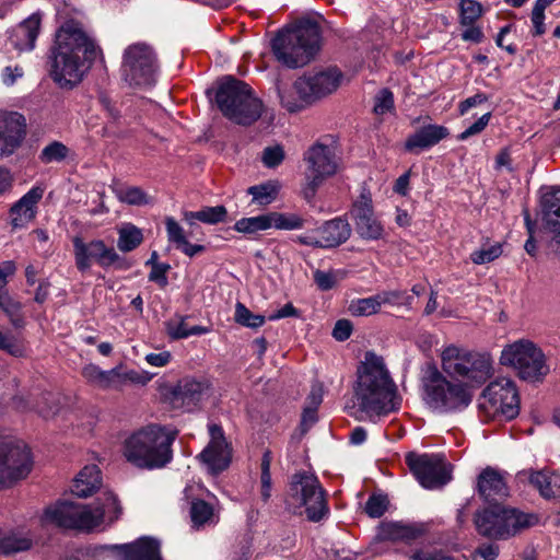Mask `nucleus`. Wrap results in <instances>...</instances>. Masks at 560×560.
I'll return each mask as SVG.
<instances>
[{
	"label": "nucleus",
	"instance_id": "1",
	"mask_svg": "<svg viewBox=\"0 0 560 560\" xmlns=\"http://www.w3.org/2000/svg\"><path fill=\"white\" fill-rule=\"evenodd\" d=\"M101 54L100 47L75 20L61 24L50 47L49 75L61 89L78 85Z\"/></svg>",
	"mask_w": 560,
	"mask_h": 560
},
{
	"label": "nucleus",
	"instance_id": "2",
	"mask_svg": "<svg viewBox=\"0 0 560 560\" xmlns=\"http://www.w3.org/2000/svg\"><path fill=\"white\" fill-rule=\"evenodd\" d=\"M358 373L355 397L362 411L369 416H381L398 408L396 387L382 357L368 351Z\"/></svg>",
	"mask_w": 560,
	"mask_h": 560
},
{
	"label": "nucleus",
	"instance_id": "3",
	"mask_svg": "<svg viewBox=\"0 0 560 560\" xmlns=\"http://www.w3.org/2000/svg\"><path fill=\"white\" fill-rule=\"evenodd\" d=\"M120 514L121 506L116 495L112 492H104L103 498L93 504L59 501L45 510L42 522L61 528L90 532L105 518L109 523L115 522Z\"/></svg>",
	"mask_w": 560,
	"mask_h": 560
},
{
	"label": "nucleus",
	"instance_id": "4",
	"mask_svg": "<svg viewBox=\"0 0 560 560\" xmlns=\"http://www.w3.org/2000/svg\"><path fill=\"white\" fill-rule=\"evenodd\" d=\"M178 434L159 424L147 425L124 443V456L127 462L141 469H160L173 459L172 445Z\"/></svg>",
	"mask_w": 560,
	"mask_h": 560
},
{
	"label": "nucleus",
	"instance_id": "5",
	"mask_svg": "<svg viewBox=\"0 0 560 560\" xmlns=\"http://www.w3.org/2000/svg\"><path fill=\"white\" fill-rule=\"evenodd\" d=\"M320 44V26L317 19L304 16L279 32L272 39V51L282 65L295 69L307 65Z\"/></svg>",
	"mask_w": 560,
	"mask_h": 560
},
{
	"label": "nucleus",
	"instance_id": "6",
	"mask_svg": "<svg viewBox=\"0 0 560 560\" xmlns=\"http://www.w3.org/2000/svg\"><path fill=\"white\" fill-rule=\"evenodd\" d=\"M421 383L423 400L433 411H459L468 407L472 400L467 384L448 380L434 364L427 365Z\"/></svg>",
	"mask_w": 560,
	"mask_h": 560
},
{
	"label": "nucleus",
	"instance_id": "7",
	"mask_svg": "<svg viewBox=\"0 0 560 560\" xmlns=\"http://www.w3.org/2000/svg\"><path fill=\"white\" fill-rule=\"evenodd\" d=\"M215 102L222 114L238 125L249 126L262 113V102L252 88L234 77H224L219 84Z\"/></svg>",
	"mask_w": 560,
	"mask_h": 560
},
{
	"label": "nucleus",
	"instance_id": "8",
	"mask_svg": "<svg viewBox=\"0 0 560 560\" xmlns=\"http://www.w3.org/2000/svg\"><path fill=\"white\" fill-rule=\"evenodd\" d=\"M538 517L503 504H490L477 510L474 515L476 530L492 540H505L520 530L534 526Z\"/></svg>",
	"mask_w": 560,
	"mask_h": 560
},
{
	"label": "nucleus",
	"instance_id": "9",
	"mask_svg": "<svg viewBox=\"0 0 560 560\" xmlns=\"http://www.w3.org/2000/svg\"><path fill=\"white\" fill-rule=\"evenodd\" d=\"M305 180L303 196L310 202L323 183L336 175L341 166L337 154V142L330 136H325L313 143L304 153Z\"/></svg>",
	"mask_w": 560,
	"mask_h": 560
},
{
	"label": "nucleus",
	"instance_id": "10",
	"mask_svg": "<svg viewBox=\"0 0 560 560\" xmlns=\"http://www.w3.org/2000/svg\"><path fill=\"white\" fill-rule=\"evenodd\" d=\"M442 370L450 376L465 378L477 386L486 383L494 373L493 360L488 352H478L454 345L441 354Z\"/></svg>",
	"mask_w": 560,
	"mask_h": 560
},
{
	"label": "nucleus",
	"instance_id": "11",
	"mask_svg": "<svg viewBox=\"0 0 560 560\" xmlns=\"http://www.w3.org/2000/svg\"><path fill=\"white\" fill-rule=\"evenodd\" d=\"M500 362L502 365L513 368L517 376L528 383L542 382L549 373L545 353L528 339H520L505 346Z\"/></svg>",
	"mask_w": 560,
	"mask_h": 560
},
{
	"label": "nucleus",
	"instance_id": "12",
	"mask_svg": "<svg viewBox=\"0 0 560 560\" xmlns=\"http://www.w3.org/2000/svg\"><path fill=\"white\" fill-rule=\"evenodd\" d=\"M285 502L288 509L304 508L310 522L317 523L329 513L325 490L317 477L306 471L292 475Z\"/></svg>",
	"mask_w": 560,
	"mask_h": 560
},
{
	"label": "nucleus",
	"instance_id": "13",
	"mask_svg": "<svg viewBox=\"0 0 560 560\" xmlns=\"http://www.w3.org/2000/svg\"><path fill=\"white\" fill-rule=\"evenodd\" d=\"M158 71L156 55L145 43L130 45L124 54L122 77L131 86L154 84Z\"/></svg>",
	"mask_w": 560,
	"mask_h": 560
},
{
	"label": "nucleus",
	"instance_id": "14",
	"mask_svg": "<svg viewBox=\"0 0 560 560\" xmlns=\"http://www.w3.org/2000/svg\"><path fill=\"white\" fill-rule=\"evenodd\" d=\"M485 401L480 407L492 417L514 419L520 412V395L515 383L510 378H498L482 392Z\"/></svg>",
	"mask_w": 560,
	"mask_h": 560
},
{
	"label": "nucleus",
	"instance_id": "15",
	"mask_svg": "<svg viewBox=\"0 0 560 560\" xmlns=\"http://www.w3.org/2000/svg\"><path fill=\"white\" fill-rule=\"evenodd\" d=\"M32 469L28 450L12 440L0 441V487L25 478Z\"/></svg>",
	"mask_w": 560,
	"mask_h": 560
},
{
	"label": "nucleus",
	"instance_id": "16",
	"mask_svg": "<svg viewBox=\"0 0 560 560\" xmlns=\"http://www.w3.org/2000/svg\"><path fill=\"white\" fill-rule=\"evenodd\" d=\"M406 464L419 483L427 489L441 488L452 478L451 469L438 455L408 453Z\"/></svg>",
	"mask_w": 560,
	"mask_h": 560
},
{
	"label": "nucleus",
	"instance_id": "17",
	"mask_svg": "<svg viewBox=\"0 0 560 560\" xmlns=\"http://www.w3.org/2000/svg\"><path fill=\"white\" fill-rule=\"evenodd\" d=\"M208 432L210 441L198 455V458L208 467L212 475H218L230 466L232 447L228 443L224 431L220 424L210 423L208 425Z\"/></svg>",
	"mask_w": 560,
	"mask_h": 560
},
{
	"label": "nucleus",
	"instance_id": "18",
	"mask_svg": "<svg viewBox=\"0 0 560 560\" xmlns=\"http://www.w3.org/2000/svg\"><path fill=\"white\" fill-rule=\"evenodd\" d=\"M341 77L342 74L338 69H328L314 75L299 78L294 82V90L303 100L312 104L336 91Z\"/></svg>",
	"mask_w": 560,
	"mask_h": 560
},
{
	"label": "nucleus",
	"instance_id": "19",
	"mask_svg": "<svg viewBox=\"0 0 560 560\" xmlns=\"http://www.w3.org/2000/svg\"><path fill=\"white\" fill-rule=\"evenodd\" d=\"M74 249L75 266L80 271L91 267V259H94L101 267L108 268L112 261L117 259V253L113 247L106 246L102 240H93L84 243L80 236L72 240Z\"/></svg>",
	"mask_w": 560,
	"mask_h": 560
},
{
	"label": "nucleus",
	"instance_id": "20",
	"mask_svg": "<svg viewBox=\"0 0 560 560\" xmlns=\"http://www.w3.org/2000/svg\"><path fill=\"white\" fill-rule=\"evenodd\" d=\"M351 215L354 221L357 233L366 241H376L382 238L384 228L376 219L373 210V203L370 194H361L354 201Z\"/></svg>",
	"mask_w": 560,
	"mask_h": 560
},
{
	"label": "nucleus",
	"instance_id": "21",
	"mask_svg": "<svg viewBox=\"0 0 560 560\" xmlns=\"http://www.w3.org/2000/svg\"><path fill=\"white\" fill-rule=\"evenodd\" d=\"M477 492L488 505L502 504L501 501L509 497V488L503 475L490 466L478 475Z\"/></svg>",
	"mask_w": 560,
	"mask_h": 560
},
{
	"label": "nucleus",
	"instance_id": "22",
	"mask_svg": "<svg viewBox=\"0 0 560 560\" xmlns=\"http://www.w3.org/2000/svg\"><path fill=\"white\" fill-rule=\"evenodd\" d=\"M112 549L121 560H163L160 541L141 537L133 542L114 545Z\"/></svg>",
	"mask_w": 560,
	"mask_h": 560
},
{
	"label": "nucleus",
	"instance_id": "23",
	"mask_svg": "<svg viewBox=\"0 0 560 560\" xmlns=\"http://www.w3.org/2000/svg\"><path fill=\"white\" fill-rule=\"evenodd\" d=\"M3 122V129L0 130V158L12 154L26 135V124L23 115L11 113Z\"/></svg>",
	"mask_w": 560,
	"mask_h": 560
},
{
	"label": "nucleus",
	"instance_id": "24",
	"mask_svg": "<svg viewBox=\"0 0 560 560\" xmlns=\"http://www.w3.org/2000/svg\"><path fill=\"white\" fill-rule=\"evenodd\" d=\"M43 195L44 190L40 187H34L11 207L10 219L14 230L25 228L35 219L37 203Z\"/></svg>",
	"mask_w": 560,
	"mask_h": 560
},
{
	"label": "nucleus",
	"instance_id": "25",
	"mask_svg": "<svg viewBox=\"0 0 560 560\" xmlns=\"http://www.w3.org/2000/svg\"><path fill=\"white\" fill-rule=\"evenodd\" d=\"M448 136L450 131L446 127L441 125H427L419 128L407 138L405 149L409 152L418 153L438 144Z\"/></svg>",
	"mask_w": 560,
	"mask_h": 560
},
{
	"label": "nucleus",
	"instance_id": "26",
	"mask_svg": "<svg viewBox=\"0 0 560 560\" xmlns=\"http://www.w3.org/2000/svg\"><path fill=\"white\" fill-rule=\"evenodd\" d=\"M207 388V383L185 377L173 387L172 402L190 410L201 400Z\"/></svg>",
	"mask_w": 560,
	"mask_h": 560
},
{
	"label": "nucleus",
	"instance_id": "27",
	"mask_svg": "<svg viewBox=\"0 0 560 560\" xmlns=\"http://www.w3.org/2000/svg\"><path fill=\"white\" fill-rule=\"evenodd\" d=\"M351 232L349 222L342 218L326 221L314 230V233L319 235L322 248H334L343 244L349 240Z\"/></svg>",
	"mask_w": 560,
	"mask_h": 560
},
{
	"label": "nucleus",
	"instance_id": "28",
	"mask_svg": "<svg viewBox=\"0 0 560 560\" xmlns=\"http://www.w3.org/2000/svg\"><path fill=\"white\" fill-rule=\"evenodd\" d=\"M425 533L423 524H405L401 522H388L382 524L378 537L387 541L411 542Z\"/></svg>",
	"mask_w": 560,
	"mask_h": 560
},
{
	"label": "nucleus",
	"instance_id": "29",
	"mask_svg": "<svg viewBox=\"0 0 560 560\" xmlns=\"http://www.w3.org/2000/svg\"><path fill=\"white\" fill-rule=\"evenodd\" d=\"M521 476H526L528 482L539 492L545 499H552L560 495V475L549 470H523Z\"/></svg>",
	"mask_w": 560,
	"mask_h": 560
},
{
	"label": "nucleus",
	"instance_id": "30",
	"mask_svg": "<svg viewBox=\"0 0 560 560\" xmlns=\"http://www.w3.org/2000/svg\"><path fill=\"white\" fill-rule=\"evenodd\" d=\"M40 16L32 14L21 22L14 30L10 40L12 46L19 51L32 50L39 34Z\"/></svg>",
	"mask_w": 560,
	"mask_h": 560
},
{
	"label": "nucleus",
	"instance_id": "31",
	"mask_svg": "<svg viewBox=\"0 0 560 560\" xmlns=\"http://www.w3.org/2000/svg\"><path fill=\"white\" fill-rule=\"evenodd\" d=\"M102 486L101 470L97 466H85L73 481L71 492L79 498L92 495Z\"/></svg>",
	"mask_w": 560,
	"mask_h": 560
},
{
	"label": "nucleus",
	"instance_id": "32",
	"mask_svg": "<svg viewBox=\"0 0 560 560\" xmlns=\"http://www.w3.org/2000/svg\"><path fill=\"white\" fill-rule=\"evenodd\" d=\"M544 224L560 222V187H552L540 199Z\"/></svg>",
	"mask_w": 560,
	"mask_h": 560
},
{
	"label": "nucleus",
	"instance_id": "33",
	"mask_svg": "<svg viewBox=\"0 0 560 560\" xmlns=\"http://www.w3.org/2000/svg\"><path fill=\"white\" fill-rule=\"evenodd\" d=\"M226 215L228 211L224 206L205 207L199 211H186L184 213V220L190 225L194 224L195 220L207 224H217L224 222Z\"/></svg>",
	"mask_w": 560,
	"mask_h": 560
},
{
	"label": "nucleus",
	"instance_id": "34",
	"mask_svg": "<svg viewBox=\"0 0 560 560\" xmlns=\"http://www.w3.org/2000/svg\"><path fill=\"white\" fill-rule=\"evenodd\" d=\"M32 539L16 534H5L0 528V555L11 556L31 549Z\"/></svg>",
	"mask_w": 560,
	"mask_h": 560
},
{
	"label": "nucleus",
	"instance_id": "35",
	"mask_svg": "<svg viewBox=\"0 0 560 560\" xmlns=\"http://www.w3.org/2000/svg\"><path fill=\"white\" fill-rule=\"evenodd\" d=\"M118 235L117 247L122 253L136 249L143 242L142 231L131 223L120 228Z\"/></svg>",
	"mask_w": 560,
	"mask_h": 560
},
{
	"label": "nucleus",
	"instance_id": "36",
	"mask_svg": "<svg viewBox=\"0 0 560 560\" xmlns=\"http://www.w3.org/2000/svg\"><path fill=\"white\" fill-rule=\"evenodd\" d=\"M0 308L14 328L24 327L25 319L22 313V304L10 296L7 291H0Z\"/></svg>",
	"mask_w": 560,
	"mask_h": 560
},
{
	"label": "nucleus",
	"instance_id": "37",
	"mask_svg": "<svg viewBox=\"0 0 560 560\" xmlns=\"http://www.w3.org/2000/svg\"><path fill=\"white\" fill-rule=\"evenodd\" d=\"M277 90L281 105L290 113L300 112L304 109L306 105L311 104L298 94L294 90V84L292 86L278 84Z\"/></svg>",
	"mask_w": 560,
	"mask_h": 560
},
{
	"label": "nucleus",
	"instance_id": "38",
	"mask_svg": "<svg viewBox=\"0 0 560 560\" xmlns=\"http://www.w3.org/2000/svg\"><path fill=\"white\" fill-rule=\"evenodd\" d=\"M165 327L167 335L174 340L207 332V328L202 326L188 327L184 317L167 320Z\"/></svg>",
	"mask_w": 560,
	"mask_h": 560
},
{
	"label": "nucleus",
	"instance_id": "39",
	"mask_svg": "<svg viewBox=\"0 0 560 560\" xmlns=\"http://www.w3.org/2000/svg\"><path fill=\"white\" fill-rule=\"evenodd\" d=\"M247 192L253 196V201L267 206L271 203L279 192V185L276 182H267L260 185L250 186Z\"/></svg>",
	"mask_w": 560,
	"mask_h": 560
},
{
	"label": "nucleus",
	"instance_id": "40",
	"mask_svg": "<svg viewBox=\"0 0 560 560\" xmlns=\"http://www.w3.org/2000/svg\"><path fill=\"white\" fill-rule=\"evenodd\" d=\"M271 228L270 212L252 218H243L234 224V230L240 233L252 234Z\"/></svg>",
	"mask_w": 560,
	"mask_h": 560
},
{
	"label": "nucleus",
	"instance_id": "41",
	"mask_svg": "<svg viewBox=\"0 0 560 560\" xmlns=\"http://www.w3.org/2000/svg\"><path fill=\"white\" fill-rule=\"evenodd\" d=\"M113 373L112 388H120L127 383L144 385L149 381V377L136 370L115 368Z\"/></svg>",
	"mask_w": 560,
	"mask_h": 560
},
{
	"label": "nucleus",
	"instance_id": "42",
	"mask_svg": "<svg viewBox=\"0 0 560 560\" xmlns=\"http://www.w3.org/2000/svg\"><path fill=\"white\" fill-rule=\"evenodd\" d=\"M381 306V301L377 299L376 294L370 298L352 301L349 305V312L353 316H370L376 314Z\"/></svg>",
	"mask_w": 560,
	"mask_h": 560
},
{
	"label": "nucleus",
	"instance_id": "43",
	"mask_svg": "<svg viewBox=\"0 0 560 560\" xmlns=\"http://www.w3.org/2000/svg\"><path fill=\"white\" fill-rule=\"evenodd\" d=\"M270 223L278 230H298L304 226L305 220L294 213L270 212Z\"/></svg>",
	"mask_w": 560,
	"mask_h": 560
},
{
	"label": "nucleus",
	"instance_id": "44",
	"mask_svg": "<svg viewBox=\"0 0 560 560\" xmlns=\"http://www.w3.org/2000/svg\"><path fill=\"white\" fill-rule=\"evenodd\" d=\"M113 369L109 371H102L97 365L89 364L83 368L82 375L91 383L101 388H112Z\"/></svg>",
	"mask_w": 560,
	"mask_h": 560
},
{
	"label": "nucleus",
	"instance_id": "45",
	"mask_svg": "<svg viewBox=\"0 0 560 560\" xmlns=\"http://www.w3.org/2000/svg\"><path fill=\"white\" fill-rule=\"evenodd\" d=\"M234 319L237 324L254 329L261 327L266 322L265 316L252 313L250 310L241 302H237L235 305Z\"/></svg>",
	"mask_w": 560,
	"mask_h": 560
},
{
	"label": "nucleus",
	"instance_id": "46",
	"mask_svg": "<svg viewBox=\"0 0 560 560\" xmlns=\"http://www.w3.org/2000/svg\"><path fill=\"white\" fill-rule=\"evenodd\" d=\"M190 517L194 526H203L212 520L213 508L205 500H194L190 506Z\"/></svg>",
	"mask_w": 560,
	"mask_h": 560
},
{
	"label": "nucleus",
	"instance_id": "47",
	"mask_svg": "<svg viewBox=\"0 0 560 560\" xmlns=\"http://www.w3.org/2000/svg\"><path fill=\"white\" fill-rule=\"evenodd\" d=\"M68 153L69 149L62 142L52 141L42 150L39 160L45 164L60 162L68 156Z\"/></svg>",
	"mask_w": 560,
	"mask_h": 560
},
{
	"label": "nucleus",
	"instance_id": "48",
	"mask_svg": "<svg viewBox=\"0 0 560 560\" xmlns=\"http://www.w3.org/2000/svg\"><path fill=\"white\" fill-rule=\"evenodd\" d=\"M117 198L125 203L143 206L149 203L147 194L140 187H127L116 190Z\"/></svg>",
	"mask_w": 560,
	"mask_h": 560
},
{
	"label": "nucleus",
	"instance_id": "49",
	"mask_svg": "<svg viewBox=\"0 0 560 560\" xmlns=\"http://www.w3.org/2000/svg\"><path fill=\"white\" fill-rule=\"evenodd\" d=\"M482 7L475 0L460 1V24L471 25L481 15Z\"/></svg>",
	"mask_w": 560,
	"mask_h": 560
},
{
	"label": "nucleus",
	"instance_id": "50",
	"mask_svg": "<svg viewBox=\"0 0 560 560\" xmlns=\"http://www.w3.org/2000/svg\"><path fill=\"white\" fill-rule=\"evenodd\" d=\"M0 350L20 358L25 353L23 343L12 334L2 332L0 330Z\"/></svg>",
	"mask_w": 560,
	"mask_h": 560
},
{
	"label": "nucleus",
	"instance_id": "51",
	"mask_svg": "<svg viewBox=\"0 0 560 560\" xmlns=\"http://www.w3.org/2000/svg\"><path fill=\"white\" fill-rule=\"evenodd\" d=\"M545 229L551 234L546 245L547 255L560 260V222L546 224Z\"/></svg>",
	"mask_w": 560,
	"mask_h": 560
},
{
	"label": "nucleus",
	"instance_id": "52",
	"mask_svg": "<svg viewBox=\"0 0 560 560\" xmlns=\"http://www.w3.org/2000/svg\"><path fill=\"white\" fill-rule=\"evenodd\" d=\"M165 226L168 242L173 243L179 249L188 241L184 229L178 224L175 219L168 217L165 219Z\"/></svg>",
	"mask_w": 560,
	"mask_h": 560
},
{
	"label": "nucleus",
	"instance_id": "53",
	"mask_svg": "<svg viewBox=\"0 0 560 560\" xmlns=\"http://www.w3.org/2000/svg\"><path fill=\"white\" fill-rule=\"evenodd\" d=\"M377 299H380L382 305L390 304L409 307L412 303V298L405 291H384L377 294Z\"/></svg>",
	"mask_w": 560,
	"mask_h": 560
},
{
	"label": "nucleus",
	"instance_id": "54",
	"mask_svg": "<svg viewBox=\"0 0 560 560\" xmlns=\"http://www.w3.org/2000/svg\"><path fill=\"white\" fill-rule=\"evenodd\" d=\"M501 254H502L501 245L494 244V245L489 246L488 248L482 247L480 249L475 250L470 255V259L476 265H482V264L493 261L494 259L500 257Z\"/></svg>",
	"mask_w": 560,
	"mask_h": 560
},
{
	"label": "nucleus",
	"instance_id": "55",
	"mask_svg": "<svg viewBox=\"0 0 560 560\" xmlns=\"http://www.w3.org/2000/svg\"><path fill=\"white\" fill-rule=\"evenodd\" d=\"M387 498L382 494L371 495L365 503V512L369 516L377 518L383 516L387 510Z\"/></svg>",
	"mask_w": 560,
	"mask_h": 560
},
{
	"label": "nucleus",
	"instance_id": "56",
	"mask_svg": "<svg viewBox=\"0 0 560 560\" xmlns=\"http://www.w3.org/2000/svg\"><path fill=\"white\" fill-rule=\"evenodd\" d=\"M394 108V95L388 89H382L375 96L374 113L384 115Z\"/></svg>",
	"mask_w": 560,
	"mask_h": 560
},
{
	"label": "nucleus",
	"instance_id": "57",
	"mask_svg": "<svg viewBox=\"0 0 560 560\" xmlns=\"http://www.w3.org/2000/svg\"><path fill=\"white\" fill-rule=\"evenodd\" d=\"M317 421V408L305 406L302 412L301 423H300V434L296 436L298 442L303 438V435L310 430V428L316 423ZM292 439H295V434L292 435Z\"/></svg>",
	"mask_w": 560,
	"mask_h": 560
},
{
	"label": "nucleus",
	"instance_id": "58",
	"mask_svg": "<svg viewBox=\"0 0 560 560\" xmlns=\"http://www.w3.org/2000/svg\"><path fill=\"white\" fill-rule=\"evenodd\" d=\"M284 160L282 147H267L262 152V162L267 167H277Z\"/></svg>",
	"mask_w": 560,
	"mask_h": 560
},
{
	"label": "nucleus",
	"instance_id": "59",
	"mask_svg": "<svg viewBox=\"0 0 560 560\" xmlns=\"http://www.w3.org/2000/svg\"><path fill=\"white\" fill-rule=\"evenodd\" d=\"M491 113L488 112L478 118L471 126L457 136L460 141L467 140L469 137L480 133L489 124Z\"/></svg>",
	"mask_w": 560,
	"mask_h": 560
},
{
	"label": "nucleus",
	"instance_id": "60",
	"mask_svg": "<svg viewBox=\"0 0 560 560\" xmlns=\"http://www.w3.org/2000/svg\"><path fill=\"white\" fill-rule=\"evenodd\" d=\"M314 282L322 291H328L336 285L337 279L334 271H323L317 269L314 271Z\"/></svg>",
	"mask_w": 560,
	"mask_h": 560
},
{
	"label": "nucleus",
	"instance_id": "61",
	"mask_svg": "<svg viewBox=\"0 0 560 560\" xmlns=\"http://www.w3.org/2000/svg\"><path fill=\"white\" fill-rule=\"evenodd\" d=\"M409 560H455L453 557L441 550L418 549L409 558Z\"/></svg>",
	"mask_w": 560,
	"mask_h": 560
},
{
	"label": "nucleus",
	"instance_id": "62",
	"mask_svg": "<svg viewBox=\"0 0 560 560\" xmlns=\"http://www.w3.org/2000/svg\"><path fill=\"white\" fill-rule=\"evenodd\" d=\"M170 269L168 264H154L148 278L152 282L159 283L161 288H165L168 283L166 273Z\"/></svg>",
	"mask_w": 560,
	"mask_h": 560
},
{
	"label": "nucleus",
	"instance_id": "63",
	"mask_svg": "<svg viewBox=\"0 0 560 560\" xmlns=\"http://www.w3.org/2000/svg\"><path fill=\"white\" fill-rule=\"evenodd\" d=\"M353 326L349 319H339L332 329V337L338 341L347 340L352 332Z\"/></svg>",
	"mask_w": 560,
	"mask_h": 560
},
{
	"label": "nucleus",
	"instance_id": "64",
	"mask_svg": "<svg viewBox=\"0 0 560 560\" xmlns=\"http://www.w3.org/2000/svg\"><path fill=\"white\" fill-rule=\"evenodd\" d=\"M487 101H488V96L486 94L477 93V94L466 98L465 101H463L459 104V113H460V115H464L465 113H467V110L469 108L480 105Z\"/></svg>",
	"mask_w": 560,
	"mask_h": 560
}]
</instances>
